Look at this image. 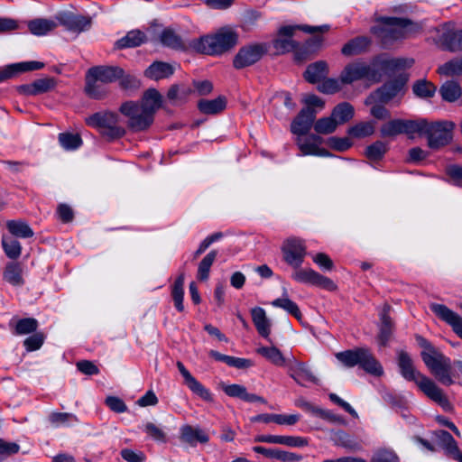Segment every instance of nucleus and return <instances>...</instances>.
<instances>
[{
	"label": "nucleus",
	"mask_w": 462,
	"mask_h": 462,
	"mask_svg": "<svg viewBox=\"0 0 462 462\" xmlns=\"http://www.w3.org/2000/svg\"><path fill=\"white\" fill-rule=\"evenodd\" d=\"M337 127V122L332 116L322 117L314 125V130L318 134H328L333 133Z\"/></svg>",
	"instance_id": "nucleus-56"
},
{
	"label": "nucleus",
	"mask_w": 462,
	"mask_h": 462,
	"mask_svg": "<svg viewBox=\"0 0 462 462\" xmlns=\"http://www.w3.org/2000/svg\"><path fill=\"white\" fill-rule=\"evenodd\" d=\"M433 41L441 49L449 51H462V30L456 31L445 23L434 29Z\"/></svg>",
	"instance_id": "nucleus-11"
},
{
	"label": "nucleus",
	"mask_w": 462,
	"mask_h": 462,
	"mask_svg": "<svg viewBox=\"0 0 462 462\" xmlns=\"http://www.w3.org/2000/svg\"><path fill=\"white\" fill-rule=\"evenodd\" d=\"M388 150L387 144L382 141H376L365 149V156L370 161H380Z\"/></svg>",
	"instance_id": "nucleus-53"
},
{
	"label": "nucleus",
	"mask_w": 462,
	"mask_h": 462,
	"mask_svg": "<svg viewBox=\"0 0 462 462\" xmlns=\"http://www.w3.org/2000/svg\"><path fill=\"white\" fill-rule=\"evenodd\" d=\"M105 83L101 82L98 79H96L94 75L88 70L86 73V84H85V93L91 98L94 99H102L104 98L108 91L106 87H104Z\"/></svg>",
	"instance_id": "nucleus-27"
},
{
	"label": "nucleus",
	"mask_w": 462,
	"mask_h": 462,
	"mask_svg": "<svg viewBox=\"0 0 462 462\" xmlns=\"http://www.w3.org/2000/svg\"><path fill=\"white\" fill-rule=\"evenodd\" d=\"M272 305L273 307L284 310L298 320L301 319L302 318V314L298 305L288 297L278 298L272 302Z\"/></svg>",
	"instance_id": "nucleus-47"
},
{
	"label": "nucleus",
	"mask_w": 462,
	"mask_h": 462,
	"mask_svg": "<svg viewBox=\"0 0 462 462\" xmlns=\"http://www.w3.org/2000/svg\"><path fill=\"white\" fill-rule=\"evenodd\" d=\"M406 78L400 76L398 79L383 84L376 91L371 93L365 99V105L374 103L386 104L395 97L403 88L406 83Z\"/></svg>",
	"instance_id": "nucleus-13"
},
{
	"label": "nucleus",
	"mask_w": 462,
	"mask_h": 462,
	"mask_svg": "<svg viewBox=\"0 0 462 462\" xmlns=\"http://www.w3.org/2000/svg\"><path fill=\"white\" fill-rule=\"evenodd\" d=\"M437 90V87L427 79H419L414 82L412 91L414 95L420 98H430Z\"/></svg>",
	"instance_id": "nucleus-43"
},
{
	"label": "nucleus",
	"mask_w": 462,
	"mask_h": 462,
	"mask_svg": "<svg viewBox=\"0 0 462 462\" xmlns=\"http://www.w3.org/2000/svg\"><path fill=\"white\" fill-rule=\"evenodd\" d=\"M42 68H44L43 62L34 60L10 64L0 69V82L12 79L19 73L39 70Z\"/></svg>",
	"instance_id": "nucleus-21"
},
{
	"label": "nucleus",
	"mask_w": 462,
	"mask_h": 462,
	"mask_svg": "<svg viewBox=\"0 0 462 462\" xmlns=\"http://www.w3.org/2000/svg\"><path fill=\"white\" fill-rule=\"evenodd\" d=\"M118 115L114 112H97L85 119L88 126L97 128L101 134L109 139H117L125 135L124 127L118 125Z\"/></svg>",
	"instance_id": "nucleus-7"
},
{
	"label": "nucleus",
	"mask_w": 462,
	"mask_h": 462,
	"mask_svg": "<svg viewBox=\"0 0 462 462\" xmlns=\"http://www.w3.org/2000/svg\"><path fill=\"white\" fill-rule=\"evenodd\" d=\"M391 306L384 304L382 311L380 312V331L378 335V341L381 346H386L391 338L393 330V322L389 315Z\"/></svg>",
	"instance_id": "nucleus-26"
},
{
	"label": "nucleus",
	"mask_w": 462,
	"mask_h": 462,
	"mask_svg": "<svg viewBox=\"0 0 462 462\" xmlns=\"http://www.w3.org/2000/svg\"><path fill=\"white\" fill-rule=\"evenodd\" d=\"M177 367L184 378V383L187 387L196 395L207 402L212 401V394L202 383H200L184 366V365L178 361Z\"/></svg>",
	"instance_id": "nucleus-19"
},
{
	"label": "nucleus",
	"mask_w": 462,
	"mask_h": 462,
	"mask_svg": "<svg viewBox=\"0 0 462 462\" xmlns=\"http://www.w3.org/2000/svg\"><path fill=\"white\" fill-rule=\"evenodd\" d=\"M50 422L54 426L68 425L69 422L78 421L76 415L69 412H52L49 416Z\"/></svg>",
	"instance_id": "nucleus-58"
},
{
	"label": "nucleus",
	"mask_w": 462,
	"mask_h": 462,
	"mask_svg": "<svg viewBox=\"0 0 462 462\" xmlns=\"http://www.w3.org/2000/svg\"><path fill=\"white\" fill-rule=\"evenodd\" d=\"M23 273V266L20 263L11 262L6 264L3 277L13 286H22L24 284Z\"/></svg>",
	"instance_id": "nucleus-33"
},
{
	"label": "nucleus",
	"mask_w": 462,
	"mask_h": 462,
	"mask_svg": "<svg viewBox=\"0 0 462 462\" xmlns=\"http://www.w3.org/2000/svg\"><path fill=\"white\" fill-rule=\"evenodd\" d=\"M56 87V80L51 77L38 79L31 84L21 85L18 91L26 96H37L47 93Z\"/></svg>",
	"instance_id": "nucleus-22"
},
{
	"label": "nucleus",
	"mask_w": 462,
	"mask_h": 462,
	"mask_svg": "<svg viewBox=\"0 0 462 462\" xmlns=\"http://www.w3.org/2000/svg\"><path fill=\"white\" fill-rule=\"evenodd\" d=\"M264 52L265 49L260 44L245 46L235 56L233 65L237 69L251 66L257 62Z\"/></svg>",
	"instance_id": "nucleus-16"
},
{
	"label": "nucleus",
	"mask_w": 462,
	"mask_h": 462,
	"mask_svg": "<svg viewBox=\"0 0 462 462\" xmlns=\"http://www.w3.org/2000/svg\"><path fill=\"white\" fill-rule=\"evenodd\" d=\"M328 74V65L324 60H319L310 64L304 72V79L311 83H319Z\"/></svg>",
	"instance_id": "nucleus-30"
},
{
	"label": "nucleus",
	"mask_w": 462,
	"mask_h": 462,
	"mask_svg": "<svg viewBox=\"0 0 462 462\" xmlns=\"http://www.w3.org/2000/svg\"><path fill=\"white\" fill-rule=\"evenodd\" d=\"M371 43V41L366 36H358L356 37L350 41H348L341 50V52L345 56H355L361 54L362 52L365 51L369 45Z\"/></svg>",
	"instance_id": "nucleus-32"
},
{
	"label": "nucleus",
	"mask_w": 462,
	"mask_h": 462,
	"mask_svg": "<svg viewBox=\"0 0 462 462\" xmlns=\"http://www.w3.org/2000/svg\"><path fill=\"white\" fill-rule=\"evenodd\" d=\"M217 255V252L216 250H212L200 261L197 273V278L199 281H207L208 279L210 268L214 263Z\"/></svg>",
	"instance_id": "nucleus-45"
},
{
	"label": "nucleus",
	"mask_w": 462,
	"mask_h": 462,
	"mask_svg": "<svg viewBox=\"0 0 462 462\" xmlns=\"http://www.w3.org/2000/svg\"><path fill=\"white\" fill-rule=\"evenodd\" d=\"M320 137L316 134L308 137L299 135L297 138V144L303 155H326L327 152L318 147Z\"/></svg>",
	"instance_id": "nucleus-28"
},
{
	"label": "nucleus",
	"mask_w": 462,
	"mask_h": 462,
	"mask_svg": "<svg viewBox=\"0 0 462 462\" xmlns=\"http://www.w3.org/2000/svg\"><path fill=\"white\" fill-rule=\"evenodd\" d=\"M38 328V321L33 318L21 319L16 322L15 331L16 335H25L35 332Z\"/></svg>",
	"instance_id": "nucleus-57"
},
{
	"label": "nucleus",
	"mask_w": 462,
	"mask_h": 462,
	"mask_svg": "<svg viewBox=\"0 0 462 462\" xmlns=\"http://www.w3.org/2000/svg\"><path fill=\"white\" fill-rule=\"evenodd\" d=\"M252 320L257 332L264 338H269L271 334V321L268 319L265 310L256 307L251 310Z\"/></svg>",
	"instance_id": "nucleus-31"
},
{
	"label": "nucleus",
	"mask_w": 462,
	"mask_h": 462,
	"mask_svg": "<svg viewBox=\"0 0 462 462\" xmlns=\"http://www.w3.org/2000/svg\"><path fill=\"white\" fill-rule=\"evenodd\" d=\"M120 112L128 118V126L134 132L144 131L153 123L154 117L143 111L138 103L133 101L123 103Z\"/></svg>",
	"instance_id": "nucleus-10"
},
{
	"label": "nucleus",
	"mask_w": 462,
	"mask_h": 462,
	"mask_svg": "<svg viewBox=\"0 0 462 462\" xmlns=\"http://www.w3.org/2000/svg\"><path fill=\"white\" fill-rule=\"evenodd\" d=\"M237 31L229 25L218 28L215 32L196 39L191 48L207 55H221L229 51L238 43Z\"/></svg>",
	"instance_id": "nucleus-2"
},
{
	"label": "nucleus",
	"mask_w": 462,
	"mask_h": 462,
	"mask_svg": "<svg viewBox=\"0 0 462 462\" xmlns=\"http://www.w3.org/2000/svg\"><path fill=\"white\" fill-rule=\"evenodd\" d=\"M191 90L189 88L172 85L167 93V99L174 104L182 102L187 99Z\"/></svg>",
	"instance_id": "nucleus-55"
},
{
	"label": "nucleus",
	"mask_w": 462,
	"mask_h": 462,
	"mask_svg": "<svg viewBox=\"0 0 462 462\" xmlns=\"http://www.w3.org/2000/svg\"><path fill=\"white\" fill-rule=\"evenodd\" d=\"M354 114V106L347 102H342L334 107L331 113V116L334 118L335 121L337 122L338 125L352 119Z\"/></svg>",
	"instance_id": "nucleus-41"
},
{
	"label": "nucleus",
	"mask_w": 462,
	"mask_h": 462,
	"mask_svg": "<svg viewBox=\"0 0 462 462\" xmlns=\"http://www.w3.org/2000/svg\"><path fill=\"white\" fill-rule=\"evenodd\" d=\"M289 375L295 380V382L302 386L306 385L307 382L317 383L318 379L312 372L300 362L294 361L289 365Z\"/></svg>",
	"instance_id": "nucleus-24"
},
{
	"label": "nucleus",
	"mask_w": 462,
	"mask_h": 462,
	"mask_svg": "<svg viewBox=\"0 0 462 462\" xmlns=\"http://www.w3.org/2000/svg\"><path fill=\"white\" fill-rule=\"evenodd\" d=\"M180 439L181 441L194 447L197 443H208L209 441L208 435L199 427H192L190 425H184L180 428Z\"/></svg>",
	"instance_id": "nucleus-25"
},
{
	"label": "nucleus",
	"mask_w": 462,
	"mask_h": 462,
	"mask_svg": "<svg viewBox=\"0 0 462 462\" xmlns=\"http://www.w3.org/2000/svg\"><path fill=\"white\" fill-rule=\"evenodd\" d=\"M360 79L378 82L381 79V72L374 68V63L356 61L346 65L340 74V81L343 84H351Z\"/></svg>",
	"instance_id": "nucleus-9"
},
{
	"label": "nucleus",
	"mask_w": 462,
	"mask_h": 462,
	"mask_svg": "<svg viewBox=\"0 0 462 462\" xmlns=\"http://www.w3.org/2000/svg\"><path fill=\"white\" fill-rule=\"evenodd\" d=\"M439 94L443 100L453 103L462 96L460 85L454 80H448L439 88Z\"/></svg>",
	"instance_id": "nucleus-37"
},
{
	"label": "nucleus",
	"mask_w": 462,
	"mask_h": 462,
	"mask_svg": "<svg viewBox=\"0 0 462 462\" xmlns=\"http://www.w3.org/2000/svg\"><path fill=\"white\" fill-rule=\"evenodd\" d=\"M377 25L371 28V32L380 39L384 48H388L393 42L402 39L406 34V28L412 24L405 18L380 16L376 18Z\"/></svg>",
	"instance_id": "nucleus-5"
},
{
	"label": "nucleus",
	"mask_w": 462,
	"mask_h": 462,
	"mask_svg": "<svg viewBox=\"0 0 462 462\" xmlns=\"http://www.w3.org/2000/svg\"><path fill=\"white\" fill-rule=\"evenodd\" d=\"M160 41L162 45L173 50L183 51L187 48L181 37L171 28H166L162 32Z\"/></svg>",
	"instance_id": "nucleus-38"
},
{
	"label": "nucleus",
	"mask_w": 462,
	"mask_h": 462,
	"mask_svg": "<svg viewBox=\"0 0 462 462\" xmlns=\"http://www.w3.org/2000/svg\"><path fill=\"white\" fill-rule=\"evenodd\" d=\"M162 97L155 88L146 90L142 97L140 107L154 117L155 112L161 107Z\"/></svg>",
	"instance_id": "nucleus-29"
},
{
	"label": "nucleus",
	"mask_w": 462,
	"mask_h": 462,
	"mask_svg": "<svg viewBox=\"0 0 462 462\" xmlns=\"http://www.w3.org/2000/svg\"><path fill=\"white\" fill-rule=\"evenodd\" d=\"M374 132V125L372 122H360L347 130V134L353 138H364L370 136Z\"/></svg>",
	"instance_id": "nucleus-48"
},
{
	"label": "nucleus",
	"mask_w": 462,
	"mask_h": 462,
	"mask_svg": "<svg viewBox=\"0 0 462 462\" xmlns=\"http://www.w3.org/2000/svg\"><path fill=\"white\" fill-rule=\"evenodd\" d=\"M318 90L325 94H334L340 89V83L336 79H327L319 82Z\"/></svg>",
	"instance_id": "nucleus-59"
},
{
	"label": "nucleus",
	"mask_w": 462,
	"mask_h": 462,
	"mask_svg": "<svg viewBox=\"0 0 462 462\" xmlns=\"http://www.w3.org/2000/svg\"><path fill=\"white\" fill-rule=\"evenodd\" d=\"M174 69L171 65L166 62L156 61L150 65L144 74L147 78L159 80L171 76Z\"/></svg>",
	"instance_id": "nucleus-35"
},
{
	"label": "nucleus",
	"mask_w": 462,
	"mask_h": 462,
	"mask_svg": "<svg viewBox=\"0 0 462 462\" xmlns=\"http://www.w3.org/2000/svg\"><path fill=\"white\" fill-rule=\"evenodd\" d=\"M398 365L401 374L408 381L414 382L420 390L430 400L437 402L446 411L452 409L448 397L431 379L423 375L413 365V362L408 353L400 352L398 357Z\"/></svg>",
	"instance_id": "nucleus-1"
},
{
	"label": "nucleus",
	"mask_w": 462,
	"mask_h": 462,
	"mask_svg": "<svg viewBox=\"0 0 462 462\" xmlns=\"http://www.w3.org/2000/svg\"><path fill=\"white\" fill-rule=\"evenodd\" d=\"M2 246L5 254L11 259H17L21 255V244L13 237L4 236L2 239Z\"/></svg>",
	"instance_id": "nucleus-54"
},
{
	"label": "nucleus",
	"mask_w": 462,
	"mask_h": 462,
	"mask_svg": "<svg viewBox=\"0 0 462 462\" xmlns=\"http://www.w3.org/2000/svg\"><path fill=\"white\" fill-rule=\"evenodd\" d=\"M256 351L259 355L263 356L275 365L282 366L284 365L285 359L282 352L275 346H262Z\"/></svg>",
	"instance_id": "nucleus-49"
},
{
	"label": "nucleus",
	"mask_w": 462,
	"mask_h": 462,
	"mask_svg": "<svg viewBox=\"0 0 462 462\" xmlns=\"http://www.w3.org/2000/svg\"><path fill=\"white\" fill-rule=\"evenodd\" d=\"M144 431L154 440L165 441L166 435L159 427L152 422H148L144 426Z\"/></svg>",
	"instance_id": "nucleus-63"
},
{
	"label": "nucleus",
	"mask_w": 462,
	"mask_h": 462,
	"mask_svg": "<svg viewBox=\"0 0 462 462\" xmlns=\"http://www.w3.org/2000/svg\"><path fill=\"white\" fill-rule=\"evenodd\" d=\"M335 356L345 367L352 368L357 365L374 376H381L383 374V366L366 347H356L337 352Z\"/></svg>",
	"instance_id": "nucleus-4"
},
{
	"label": "nucleus",
	"mask_w": 462,
	"mask_h": 462,
	"mask_svg": "<svg viewBox=\"0 0 462 462\" xmlns=\"http://www.w3.org/2000/svg\"><path fill=\"white\" fill-rule=\"evenodd\" d=\"M455 123L448 120L429 122L425 127L424 135L427 137L428 146L432 150H439L451 143Z\"/></svg>",
	"instance_id": "nucleus-8"
},
{
	"label": "nucleus",
	"mask_w": 462,
	"mask_h": 462,
	"mask_svg": "<svg viewBox=\"0 0 462 462\" xmlns=\"http://www.w3.org/2000/svg\"><path fill=\"white\" fill-rule=\"evenodd\" d=\"M106 404L109 407V409L115 412L122 413L126 411L127 406L124 402V401L116 396H108L106 399Z\"/></svg>",
	"instance_id": "nucleus-62"
},
{
	"label": "nucleus",
	"mask_w": 462,
	"mask_h": 462,
	"mask_svg": "<svg viewBox=\"0 0 462 462\" xmlns=\"http://www.w3.org/2000/svg\"><path fill=\"white\" fill-rule=\"evenodd\" d=\"M291 278L300 283H306L317 286L329 291L337 290L336 283L328 277H326L311 268H294Z\"/></svg>",
	"instance_id": "nucleus-12"
},
{
	"label": "nucleus",
	"mask_w": 462,
	"mask_h": 462,
	"mask_svg": "<svg viewBox=\"0 0 462 462\" xmlns=\"http://www.w3.org/2000/svg\"><path fill=\"white\" fill-rule=\"evenodd\" d=\"M371 462H399V458L393 451L381 450L374 455Z\"/></svg>",
	"instance_id": "nucleus-64"
},
{
	"label": "nucleus",
	"mask_w": 462,
	"mask_h": 462,
	"mask_svg": "<svg viewBox=\"0 0 462 462\" xmlns=\"http://www.w3.org/2000/svg\"><path fill=\"white\" fill-rule=\"evenodd\" d=\"M226 106L225 97H218L215 99H200L198 103V108L205 115H216L222 112Z\"/></svg>",
	"instance_id": "nucleus-36"
},
{
	"label": "nucleus",
	"mask_w": 462,
	"mask_h": 462,
	"mask_svg": "<svg viewBox=\"0 0 462 462\" xmlns=\"http://www.w3.org/2000/svg\"><path fill=\"white\" fill-rule=\"evenodd\" d=\"M184 273H180L175 280L171 288V297L174 302V306L180 312L184 310Z\"/></svg>",
	"instance_id": "nucleus-42"
},
{
	"label": "nucleus",
	"mask_w": 462,
	"mask_h": 462,
	"mask_svg": "<svg viewBox=\"0 0 462 462\" xmlns=\"http://www.w3.org/2000/svg\"><path fill=\"white\" fill-rule=\"evenodd\" d=\"M426 126L427 119L425 118H419L415 120L402 119V134H406L409 138H413L415 134L424 135Z\"/></svg>",
	"instance_id": "nucleus-40"
},
{
	"label": "nucleus",
	"mask_w": 462,
	"mask_h": 462,
	"mask_svg": "<svg viewBox=\"0 0 462 462\" xmlns=\"http://www.w3.org/2000/svg\"><path fill=\"white\" fill-rule=\"evenodd\" d=\"M316 110L310 107L302 108L292 121L291 130L294 134L305 135L311 128L316 117Z\"/></svg>",
	"instance_id": "nucleus-20"
},
{
	"label": "nucleus",
	"mask_w": 462,
	"mask_h": 462,
	"mask_svg": "<svg viewBox=\"0 0 462 462\" xmlns=\"http://www.w3.org/2000/svg\"><path fill=\"white\" fill-rule=\"evenodd\" d=\"M6 226L12 235L18 237L29 238L32 237L34 234L29 225L21 220L8 221Z\"/></svg>",
	"instance_id": "nucleus-44"
},
{
	"label": "nucleus",
	"mask_w": 462,
	"mask_h": 462,
	"mask_svg": "<svg viewBox=\"0 0 462 462\" xmlns=\"http://www.w3.org/2000/svg\"><path fill=\"white\" fill-rule=\"evenodd\" d=\"M44 341V337L42 333H34L33 335L27 337L23 345L27 351H35L39 349Z\"/></svg>",
	"instance_id": "nucleus-61"
},
{
	"label": "nucleus",
	"mask_w": 462,
	"mask_h": 462,
	"mask_svg": "<svg viewBox=\"0 0 462 462\" xmlns=\"http://www.w3.org/2000/svg\"><path fill=\"white\" fill-rule=\"evenodd\" d=\"M438 73L446 77L462 75V58L451 60L439 66Z\"/></svg>",
	"instance_id": "nucleus-50"
},
{
	"label": "nucleus",
	"mask_w": 462,
	"mask_h": 462,
	"mask_svg": "<svg viewBox=\"0 0 462 462\" xmlns=\"http://www.w3.org/2000/svg\"><path fill=\"white\" fill-rule=\"evenodd\" d=\"M373 63L379 72L383 71L385 74H392L400 69L411 67L414 60L412 59H389L383 56H379L374 60Z\"/></svg>",
	"instance_id": "nucleus-18"
},
{
	"label": "nucleus",
	"mask_w": 462,
	"mask_h": 462,
	"mask_svg": "<svg viewBox=\"0 0 462 462\" xmlns=\"http://www.w3.org/2000/svg\"><path fill=\"white\" fill-rule=\"evenodd\" d=\"M58 19L60 23L68 31L77 34L89 30L92 23L90 17L72 13L62 14L58 17Z\"/></svg>",
	"instance_id": "nucleus-17"
},
{
	"label": "nucleus",
	"mask_w": 462,
	"mask_h": 462,
	"mask_svg": "<svg viewBox=\"0 0 462 462\" xmlns=\"http://www.w3.org/2000/svg\"><path fill=\"white\" fill-rule=\"evenodd\" d=\"M59 142L65 150H76L82 145V139L78 134L61 133Z\"/></svg>",
	"instance_id": "nucleus-52"
},
{
	"label": "nucleus",
	"mask_w": 462,
	"mask_h": 462,
	"mask_svg": "<svg viewBox=\"0 0 462 462\" xmlns=\"http://www.w3.org/2000/svg\"><path fill=\"white\" fill-rule=\"evenodd\" d=\"M119 85L121 88L125 90H135L140 88V80L134 75L125 74L123 70V76L119 78Z\"/></svg>",
	"instance_id": "nucleus-60"
},
{
	"label": "nucleus",
	"mask_w": 462,
	"mask_h": 462,
	"mask_svg": "<svg viewBox=\"0 0 462 462\" xmlns=\"http://www.w3.org/2000/svg\"><path fill=\"white\" fill-rule=\"evenodd\" d=\"M145 33L140 30H132L125 36L119 39L116 45L118 49L135 48L146 42Z\"/></svg>",
	"instance_id": "nucleus-34"
},
{
	"label": "nucleus",
	"mask_w": 462,
	"mask_h": 462,
	"mask_svg": "<svg viewBox=\"0 0 462 462\" xmlns=\"http://www.w3.org/2000/svg\"><path fill=\"white\" fill-rule=\"evenodd\" d=\"M57 27V23L53 20L37 18L28 23L29 31L37 36H42L51 32Z\"/></svg>",
	"instance_id": "nucleus-39"
},
{
	"label": "nucleus",
	"mask_w": 462,
	"mask_h": 462,
	"mask_svg": "<svg viewBox=\"0 0 462 462\" xmlns=\"http://www.w3.org/2000/svg\"><path fill=\"white\" fill-rule=\"evenodd\" d=\"M436 437L439 440L441 446L446 451L453 457L458 454L459 448L452 435L446 430H439L436 432Z\"/></svg>",
	"instance_id": "nucleus-46"
},
{
	"label": "nucleus",
	"mask_w": 462,
	"mask_h": 462,
	"mask_svg": "<svg viewBox=\"0 0 462 462\" xmlns=\"http://www.w3.org/2000/svg\"><path fill=\"white\" fill-rule=\"evenodd\" d=\"M402 119L389 120L381 126V136L393 138L399 134H402Z\"/></svg>",
	"instance_id": "nucleus-51"
},
{
	"label": "nucleus",
	"mask_w": 462,
	"mask_h": 462,
	"mask_svg": "<svg viewBox=\"0 0 462 462\" xmlns=\"http://www.w3.org/2000/svg\"><path fill=\"white\" fill-rule=\"evenodd\" d=\"M419 345L423 348L421 358L436 379L446 386L454 383L452 377V363L449 357L436 349L430 342L424 337H417Z\"/></svg>",
	"instance_id": "nucleus-3"
},
{
	"label": "nucleus",
	"mask_w": 462,
	"mask_h": 462,
	"mask_svg": "<svg viewBox=\"0 0 462 462\" xmlns=\"http://www.w3.org/2000/svg\"><path fill=\"white\" fill-rule=\"evenodd\" d=\"M282 251L284 261L293 268L300 267L306 255L304 241L291 237L284 241Z\"/></svg>",
	"instance_id": "nucleus-14"
},
{
	"label": "nucleus",
	"mask_w": 462,
	"mask_h": 462,
	"mask_svg": "<svg viewBox=\"0 0 462 462\" xmlns=\"http://www.w3.org/2000/svg\"><path fill=\"white\" fill-rule=\"evenodd\" d=\"M462 310V303L458 305ZM430 310L442 321L452 328V330L462 339V318L444 304L431 303Z\"/></svg>",
	"instance_id": "nucleus-15"
},
{
	"label": "nucleus",
	"mask_w": 462,
	"mask_h": 462,
	"mask_svg": "<svg viewBox=\"0 0 462 462\" xmlns=\"http://www.w3.org/2000/svg\"><path fill=\"white\" fill-rule=\"evenodd\" d=\"M88 70L105 84L113 83L123 76V69L118 66H94Z\"/></svg>",
	"instance_id": "nucleus-23"
},
{
	"label": "nucleus",
	"mask_w": 462,
	"mask_h": 462,
	"mask_svg": "<svg viewBox=\"0 0 462 462\" xmlns=\"http://www.w3.org/2000/svg\"><path fill=\"white\" fill-rule=\"evenodd\" d=\"M330 29L328 24L320 26L311 25H285L282 26L278 32V37L273 42L274 49L281 53L289 52L296 50L299 47V42L292 40L296 31H302L306 33H325Z\"/></svg>",
	"instance_id": "nucleus-6"
}]
</instances>
